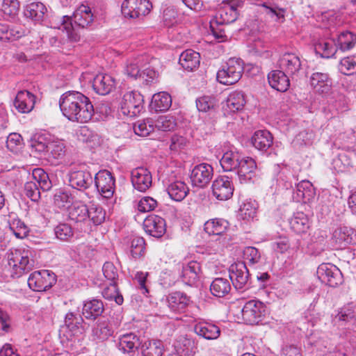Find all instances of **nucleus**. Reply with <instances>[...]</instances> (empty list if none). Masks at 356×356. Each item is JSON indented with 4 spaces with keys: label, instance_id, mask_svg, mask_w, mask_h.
Listing matches in <instances>:
<instances>
[{
    "label": "nucleus",
    "instance_id": "obj_54",
    "mask_svg": "<svg viewBox=\"0 0 356 356\" xmlns=\"http://www.w3.org/2000/svg\"><path fill=\"white\" fill-rule=\"evenodd\" d=\"M243 259L248 262L250 265L259 264L261 259V252L252 246L245 247L243 251Z\"/></svg>",
    "mask_w": 356,
    "mask_h": 356
},
{
    "label": "nucleus",
    "instance_id": "obj_48",
    "mask_svg": "<svg viewBox=\"0 0 356 356\" xmlns=\"http://www.w3.org/2000/svg\"><path fill=\"white\" fill-rule=\"evenodd\" d=\"M88 211V219H90L94 225H99L104 222L106 219V211L99 205L92 204Z\"/></svg>",
    "mask_w": 356,
    "mask_h": 356
},
{
    "label": "nucleus",
    "instance_id": "obj_60",
    "mask_svg": "<svg viewBox=\"0 0 356 356\" xmlns=\"http://www.w3.org/2000/svg\"><path fill=\"white\" fill-rule=\"evenodd\" d=\"M177 11L172 6H166L162 13V19L165 26H170L177 21Z\"/></svg>",
    "mask_w": 356,
    "mask_h": 356
},
{
    "label": "nucleus",
    "instance_id": "obj_42",
    "mask_svg": "<svg viewBox=\"0 0 356 356\" xmlns=\"http://www.w3.org/2000/svg\"><path fill=\"white\" fill-rule=\"evenodd\" d=\"M230 290V282L225 278H216L210 286V291L211 293L216 297H223L228 294Z\"/></svg>",
    "mask_w": 356,
    "mask_h": 356
},
{
    "label": "nucleus",
    "instance_id": "obj_44",
    "mask_svg": "<svg viewBox=\"0 0 356 356\" xmlns=\"http://www.w3.org/2000/svg\"><path fill=\"white\" fill-rule=\"evenodd\" d=\"M289 223L291 228L298 234L305 232L309 227V220L303 213H297Z\"/></svg>",
    "mask_w": 356,
    "mask_h": 356
},
{
    "label": "nucleus",
    "instance_id": "obj_19",
    "mask_svg": "<svg viewBox=\"0 0 356 356\" xmlns=\"http://www.w3.org/2000/svg\"><path fill=\"white\" fill-rule=\"evenodd\" d=\"M70 184L79 191L88 188L93 183L92 174L87 170L72 171L70 174Z\"/></svg>",
    "mask_w": 356,
    "mask_h": 356
},
{
    "label": "nucleus",
    "instance_id": "obj_3",
    "mask_svg": "<svg viewBox=\"0 0 356 356\" xmlns=\"http://www.w3.org/2000/svg\"><path fill=\"white\" fill-rule=\"evenodd\" d=\"M93 20L94 16L91 8L88 6L81 5L74 13L72 17L63 16L59 19L60 25L54 27L65 31L68 38L72 41H77L79 40V35L76 31V28L87 27Z\"/></svg>",
    "mask_w": 356,
    "mask_h": 356
},
{
    "label": "nucleus",
    "instance_id": "obj_34",
    "mask_svg": "<svg viewBox=\"0 0 356 356\" xmlns=\"http://www.w3.org/2000/svg\"><path fill=\"white\" fill-rule=\"evenodd\" d=\"M168 307L175 312H181L189 303V298L181 292H175L170 294L165 301Z\"/></svg>",
    "mask_w": 356,
    "mask_h": 356
},
{
    "label": "nucleus",
    "instance_id": "obj_9",
    "mask_svg": "<svg viewBox=\"0 0 356 356\" xmlns=\"http://www.w3.org/2000/svg\"><path fill=\"white\" fill-rule=\"evenodd\" d=\"M121 8L125 17L134 19L148 14L152 4L149 0H124Z\"/></svg>",
    "mask_w": 356,
    "mask_h": 356
},
{
    "label": "nucleus",
    "instance_id": "obj_2",
    "mask_svg": "<svg viewBox=\"0 0 356 356\" xmlns=\"http://www.w3.org/2000/svg\"><path fill=\"white\" fill-rule=\"evenodd\" d=\"M7 267L12 277H20L38 264L35 251L29 247L10 249L6 254Z\"/></svg>",
    "mask_w": 356,
    "mask_h": 356
},
{
    "label": "nucleus",
    "instance_id": "obj_15",
    "mask_svg": "<svg viewBox=\"0 0 356 356\" xmlns=\"http://www.w3.org/2000/svg\"><path fill=\"white\" fill-rule=\"evenodd\" d=\"M163 184L166 186V191L170 198L175 201H181L187 195L189 189L186 184L181 181L174 180V177L163 179Z\"/></svg>",
    "mask_w": 356,
    "mask_h": 356
},
{
    "label": "nucleus",
    "instance_id": "obj_59",
    "mask_svg": "<svg viewBox=\"0 0 356 356\" xmlns=\"http://www.w3.org/2000/svg\"><path fill=\"white\" fill-rule=\"evenodd\" d=\"M24 193L32 201L36 202L40 197V191L37 183L33 181H27L24 185Z\"/></svg>",
    "mask_w": 356,
    "mask_h": 356
},
{
    "label": "nucleus",
    "instance_id": "obj_53",
    "mask_svg": "<svg viewBox=\"0 0 356 356\" xmlns=\"http://www.w3.org/2000/svg\"><path fill=\"white\" fill-rule=\"evenodd\" d=\"M49 152L55 159H63L66 153V146L62 140L50 141L49 145Z\"/></svg>",
    "mask_w": 356,
    "mask_h": 356
},
{
    "label": "nucleus",
    "instance_id": "obj_5",
    "mask_svg": "<svg viewBox=\"0 0 356 356\" xmlns=\"http://www.w3.org/2000/svg\"><path fill=\"white\" fill-rule=\"evenodd\" d=\"M242 319L246 324L257 325L261 322L266 314V306L256 299L247 301L242 309Z\"/></svg>",
    "mask_w": 356,
    "mask_h": 356
},
{
    "label": "nucleus",
    "instance_id": "obj_4",
    "mask_svg": "<svg viewBox=\"0 0 356 356\" xmlns=\"http://www.w3.org/2000/svg\"><path fill=\"white\" fill-rule=\"evenodd\" d=\"M243 72V63L240 58H230L226 65L217 72V80L224 85H232L238 82Z\"/></svg>",
    "mask_w": 356,
    "mask_h": 356
},
{
    "label": "nucleus",
    "instance_id": "obj_20",
    "mask_svg": "<svg viewBox=\"0 0 356 356\" xmlns=\"http://www.w3.org/2000/svg\"><path fill=\"white\" fill-rule=\"evenodd\" d=\"M257 170V164L251 157H242L237 167V175L240 181L247 182L254 176Z\"/></svg>",
    "mask_w": 356,
    "mask_h": 356
},
{
    "label": "nucleus",
    "instance_id": "obj_22",
    "mask_svg": "<svg viewBox=\"0 0 356 356\" xmlns=\"http://www.w3.org/2000/svg\"><path fill=\"white\" fill-rule=\"evenodd\" d=\"M193 330L196 334L207 340L216 339L220 334V329L218 326L205 321L196 323Z\"/></svg>",
    "mask_w": 356,
    "mask_h": 356
},
{
    "label": "nucleus",
    "instance_id": "obj_50",
    "mask_svg": "<svg viewBox=\"0 0 356 356\" xmlns=\"http://www.w3.org/2000/svg\"><path fill=\"white\" fill-rule=\"evenodd\" d=\"M155 125L152 120L147 119L143 122H138L134 125L136 134L145 137L154 131Z\"/></svg>",
    "mask_w": 356,
    "mask_h": 356
},
{
    "label": "nucleus",
    "instance_id": "obj_63",
    "mask_svg": "<svg viewBox=\"0 0 356 356\" xmlns=\"http://www.w3.org/2000/svg\"><path fill=\"white\" fill-rule=\"evenodd\" d=\"M215 105L214 98L209 96H203L196 100V106L199 111L207 112L213 108Z\"/></svg>",
    "mask_w": 356,
    "mask_h": 356
},
{
    "label": "nucleus",
    "instance_id": "obj_27",
    "mask_svg": "<svg viewBox=\"0 0 356 356\" xmlns=\"http://www.w3.org/2000/svg\"><path fill=\"white\" fill-rule=\"evenodd\" d=\"M310 83L316 92L319 94H328L331 90L332 82L327 74L313 73L310 79Z\"/></svg>",
    "mask_w": 356,
    "mask_h": 356
},
{
    "label": "nucleus",
    "instance_id": "obj_1",
    "mask_svg": "<svg viewBox=\"0 0 356 356\" xmlns=\"http://www.w3.org/2000/svg\"><path fill=\"white\" fill-rule=\"evenodd\" d=\"M63 115L72 122L86 123L94 115L93 105L89 98L77 91H67L59 99Z\"/></svg>",
    "mask_w": 356,
    "mask_h": 356
},
{
    "label": "nucleus",
    "instance_id": "obj_24",
    "mask_svg": "<svg viewBox=\"0 0 356 356\" xmlns=\"http://www.w3.org/2000/svg\"><path fill=\"white\" fill-rule=\"evenodd\" d=\"M115 81L111 76L106 74H99L93 79L92 88L97 93L105 95L112 90Z\"/></svg>",
    "mask_w": 356,
    "mask_h": 356
},
{
    "label": "nucleus",
    "instance_id": "obj_39",
    "mask_svg": "<svg viewBox=\"0 0 356 356\" xmlns=\"http://www.w3.org/2000/svg\"><path fill=\"white\" fill-rule=\"evenodd\" d=\"M88 208L86 204L76 202L69 209V218L75 222H82L88 219Z\"/></svg>",
    "mask_w": 356,
    "mask_h": 356
},
{
    "label": "nucleus",
    "instance_id": "obj_43",
    "mask_svg": "<svg viewBox=\"0 0 356 356\" xmlns=\"http://www.w3.org/2000/svg\"><path fill=\"white\" fill-rule=\"evenodd\" d=\"M74 196L66 190L59 189L54 195L55 206L62 209H70L74 202Z\"/></svg>",
    "mask_w": 356,
    "mask_h": 356
},
{
    "label": "nucleus",
    "instance_id": "obj_52",
    "mask_svg": "<svg viewBox=\"0 0 356 356\" xmlns=\"http://www.w3.org/2000/svg\"><path fill=\"white\" fill-rule=\"evenodd\" d=\"M102 295L107 300H114L119 305L123 303L124 299L119 293L117 283H111L109 286L103 290Z\"/></svg>",
    "mask_w": 356,
    "mask_h": 356
},
{
    "label": "nucleus",
    "instance_id": "obj_45",
    "mask_svg": "<svg viewBox=\"0 0 356 356\" xmlns=\"http://www.w3.org/2000/svg\"><path fill=\"white\" fill-rule=\"evenodd\" d=\"M33 181H35L38 186L44 191L50 190L52 187L51 181L48 174L42 168H35L32 173Z\"/></svg>",
    "mask_w": 356,
    "mask_h": 356
},
{
    "label": "nucleus",
    "instance_id": "obj_25",
    "mask_svg": "<svg viewBox=\"0 0 356 356\" xmlns=\"http://www.w3.org/2000/svg\"><path fill=\"white\" fill-rule=\"evenodd\" d=\"M83 321L82 316L78 312H69L65 315L63 328L70 332L69 337L76 336L82 332Z\"/></svg>",
    "mask_w": 356,
    "mask_h": 356
},
{
    "label": "nucleus",
    "instance_id": "obj_37",
    "mask_svg": "<svg viewBox=\"0 0 356 356\" xmlns=\"http://www.w3.org/2000/svg\"><path fill=\"white\" fill-rule=\"evenodd\" d=\"M174 346L177 353L181 355L189 356L195 353V341L186 336H180Z\"/></svg>",
    "mask_w": 356,
    "mask_h": 356
},
{
    "label": "nucleus",
    "instance_id": "obj_16",
    "mask_svg": "<svg viewBox=\"0 0 356 356\" xmlns=\"http://www.w3.org/2000/svg\"><path fill=\"white\" fill-rule=\"evenodd\" d=\"M279 67L288 75H295L301 68L300 59L295 54L285 53L279 59Z\"/></svg>",
    "mask_w": 356,
    "mask_h": 356
},
{
    "label": "nucleus",
    "instance_id": "obj_6",
    "mask_svg": "<svg viewBox=\"0 0 356 356\" xmlns=\"http://www.w3.org/2000/svg\"><path fill=\"white\" fill-rule=\"evenodd\" d=\"M143 97L138 92H128L123 96L120 104V112L129 118L137 116L142 111Z\"/></svg>",
    "mask_w": 356,
    "mask_h": 356
},
{
    "label": "nucleus",
    "instance_id": "obj_21",
    "mask_svg": "<svg viewBox=\"0 0 356 356\" xmlns=\"http://www.w3.org/2000/svg\"><path fill=\"white\" fill-rule=\"evenodd\" d=\"M140 345L139 337L134 332L122 334L118 338V347L123 353H134Z\"/></svg>",
    "mask_w": 356,
    "mask_h": 356
},
{
    "label": "nucleus",
    "instance_id": "obj_14",
    "mask_svg": "<svg viewBox=\"0 0 356 356\" xmlns=\"http://www.w3.org/2000/svg\"><path fill=\"white\" fill-rule=\"evenodd\" d=\"M238 6V0H231L227 6L218 10L215 17L211 19L213 23L224 25L234 22L237 19V7Z\"/></svg>",
    "mask_w": 356,
    "mask_h": 356
},
{
    "label": "nucleus",
    "instance_id": "obj_41",
    "mask_svg": "<svg viewBox=\"0 0 356 356\" xmlns=\"http://www.w3.org/2000/svg\"><path fill=\"white\" fill-rule=\"evenodd\" d=\"M229 222L222 218L208 220L204 225V230L209 235H220L228 228Z\"/></svg>",
    "mask_w": 356,
    "mask_h": 356
},
{
    "label": "nucleus",
    "instance_id": "obj_62",
    "mask_svg": "<svg viewBox=\"0 0 356 356\" xmlns=\"http://www.w3.org/2000/svg\"><path fill=\"white\" fill-rule=\"evenodd\" d=\"M171 105L172 98L170 94L165 92H157V111H167Z\"/></svg>",
    "mask_w": 356,
    "mask_h": 356
},
{
    "label": "nucleus",
    "instance_id": "obj_13",
    "mask_svg": "<svg viewBox=\"0 0 356 356\" xmlns=\"http://www.w3.org/2000/svg\"><path fill=\"white\" fill-rule=\"evenodd\" d=\"M229 273V278L236 289H242L248 286L250 274L244 262L239 261L232 264Z\"/></svg>",
    "mask_w": 356,
    "mask_h": 356
},
{
    "label": "nucleus",
    "instance_id": "obj_40",
    "mask_svg": "<svg viewBox=\"0 0 356 356\" xmlns=\"http://www.w3.org/2000/svg\"><path fill=\"white\" fill-rule=\"evenodd\" d=\"M334 42L341 51L351 49L356 44V35L350 31L341 32Z\"/></svg>",
    "mask_w": 356,
    "mask_h": 356
},
{
    "label": "nucleus",
    "instance_id": "obj_38",
    "mask_svg": "<svg viewBox=\"0 0 356 356\" xmlns=\"http://www.w3.org/2000/svg\"><path fill=\"white\" fill-rule=\"evenodd\" d=\"M242 156L236 151L226 152L220 162L224 171H232L237 168Z\"/></svg>",
    "mask_w": 356,
    "mask_h": 356
},
{
    "label": "nucleus",
    "instance_id": "obj_8",
    "mask_svg": "<svg viewBox=\"0 0 356 356\" xmlns=\"http://www.w3.org/2000/svg\"><path fill=\"white\" fill-rule=\"evenodd\" d=\"M316 275L322 283L336 287L343 282L341 270L331 264H321L317 268Z\"/></svg>",
    "mask_w": 356,
    "mask_h": 356
},
{
    "label": "nucleus",
    "instance_id": "obj_55",
    "mask_svg": "<svg viewBox=\"0 0 356 356\" xmlns=\"http://www.w3.org/2000/svg\"><path fill=\"white\" fill-rule=\"evenodd\" d=\"M54 232L57 238L64 241H68L74 235L72 227L67 223H60L58 225L54 228Z\"/></svg>",
    "mask_w": 356,
    "mask_h": 356
},
{
    "label": "nucleus",
    "instance_id": "obj_11",
    "mask_svg": "<svg viewBox=\"0 0 356 356\" xmlns=\"http://www.w3.org/2000/svg\"><path fill=\"white\" fill-rule=\"evenodd\" d=\"M213 175V170L211 165L201 163L193 168L190 179L193 186L204 188L209 184Z\"/></svg>",
    "mask_w": 356,
    "mask_h": 356
},
{
    "label": "nucleus",
    "instance_id": "obj_17",
    "mask_svg": "<svg viewBox=\"0 0 356 356\" xmlns=\"http://www.w3.org/2000/svg\"><path fill=\"white\" fill-rule=\"evenodd\" d=\"M35 97L28 90H20L14 100L15 108L22 113H29L34 108Z\"/></svg>",
    "mask_w": 356,
    "mask_h": 356
},
{
    "label": "nucleus",
    "instance_id": "obj_7",
    "mask_svg": "<svg viewBox=\"0 0 356 356\" xmlns=\"http://www.w3.org/2000/svg\"><path fill=\"white\" fill-rule=\"evenodd\" d=\"M56 282V276L49 270H42L32 273L28 279V285L35 291H44Z\"/></svg>",
    "mask_w": 356,
    "mask_h": 356
},
{
    "label": "nucleus",
    "instance_id": "obj_64",
    "mask_svg": "<svg viewBox=\"0 0 356 356\" xmlns=\"http://www.w3.org/2000/svg\"><path fill=\"white\" fill-rule=\"evenodd\" d=\"M263 6L266 10V14L270 15L271 17H276V21L283 22L284 21V15L286 10L284 8H279L276 6H268L264 4Z\"/></svg>",
    "mask_w": 356,
    "mask_h": 356
},
{
    "label": "nucleus",
    "instance_id": "obj_57",
    "mask_svg": "<svg viewBox=\"0 0 356 356\" xmlns=\"http://www.w3.org/2000/svg\"><path fill=\"white\" fill-rule=\"evenodd\" d=\"M175 126V120L172 116L160 115L157 117V129L163 131H171Z\"/></svg>",
    "mask_w": 356,
    "mask_h": 356
},
{
    "label": "nucleus",
    "instance_id": "obj_18",
    "mask_svg": "<svg viewBox=\"0 0 356 356\" xmlns=\"http://www.w3.org/2000/svg\"><path fill=\"white\" fill-rule=\"evenodd\" d=\"M131 182L138 191H145L152 184L151 173L146 168H136L131 171Z\"/></svg>",
    "mask_w": 356,
    "mask_h": 356
},
{
    "label": "nucleus",
    "instance_id": "obj_51",
    "mask_svg": "<svg viewBox=\"0 0 356 356\" xmlns=\"http://www.w3.org/2000/svg\"><path fill=\"white\" fill-rule=\"evenodd\" d=\"M339 70L345 75H351L356 72V56L342 58L339 65Z\"/></svg>",
    "mask_w": 356,
    "mask_h": 356
},
{
    "label": "nucleus",
    "instance_id": "obj_30",
    "mask_svg": "<svg viewBox=\"0 0 356 356\" xmlns=\"http://www.w3.org/2000/svg\"><path fill=\"white\" fill-rule=\"evenodd\" d=\"M245 103L244 94L240 91H234L227 97L223 108L227 113H232L242 110Z\"/></svg>",
    "mask_w": 356,
    "mask_h": 356
},
{
    "label": "nucleus",
    "instance_id": "obj_36",
    "mask_svg": "<svg viewBox=\"0 0 356 356\" xmlns=\"http://www.w3.org/2000/svg\"><path fill=\"white\" fill-rule=\"evenodd\" d=\"M315 195L312 184L307 180H302L296 185V198L298 202H308Z\"/></svg>",
    "mask_w": 356,
    "mask_h": 356
},
{
    "label": "nucleus",
    "instance_id": "obj_26",
    "mask_svg": "<svg viewBox=\"0 0 356 356\" xmlns=\"http://www.w3.org/2000/svg\"><path fill=\"white\" fill-rule=\"evenodd\" d=\"M47 9L44 3L40 1L28 3L24 8V14L26 18L40 23L43 21Z\"/></svg>",
    "mask_w": 356,
    "mask_h": 356
},
{
    "label": "nucleus",
    "instance_id": "obj_56",
    "mask_svg": "<svg viewBox=\"0 0 356 356\" xmlns=\"http://www.w3.org/2000/svg\"><path fill=\"white\" fill-rule=\"evenodd\" d=\"M10 229L18 238H24L29 234V229L25 223L20 220H14L10 225Z\"/></svg>",
    "mask_w": 356,
    "mask_h": 356
},
{
    "label": "nucleus",
    "instance_id": "obj_29",
    "mask_svg": "<svg viewBox=\"0 0 356 356\" xmlns=\"http://www.w3.org/2000/svg\"><path fill=\"white\" fill-rule=\"evenodd\" d=\"M270 86L280 92H285L290 86L287 74L282 70H273L268 76Z\"/></svg>",
    "mask_w": 356,
    "mask_h": 356
},
{
    "label": "nucleus",
    "instance_id": "obj_12",
    "mask_svg": "<svg viewBox=\"0 0 356 356\" xmlns=\"http://www.w3.org/2000/svg\"><path fill=\"white\" fill-rule=\"evenodd\" d=\"M211 188L213 195L220 201L227 200L233 195L234 185L227 176L217 177L213 181Z\"/></svg>",
    "mask_w": 356,
    "mask_h": 356
},
{
    "label": "nucleus",
    "instance_id": "obj_23",
    "mask_svg": "<svg viewBox=\"0 0 356 356\" xmlns=\"http://www.w3.org/2000/svg\"><path fill=\"white\" fill-rule=\"evenodd\" d=\"M113 330L109 321H99L92 330V340L95 343H102L112 336Z\"/></svg>",
    "mask_w": 356,
    "mask_h": 356
},
{
    "label": "nucleus",
    "instance_id": "obj_47",
    "mask_svg": "<svg viewBox=\"0 0 356 356\" xmlns=\"http://www.w3.org/2000/svg\"><path fill=\"white\" fill-rule=\"evenodd\" d=\"M20 3L18 0H2L0 2V10L4 15L15 17L19 13Z\"/></svg>",
    "mask_w": 356,
    "mask_h": 356
},
{
    "label": "nucleus",
    "instance_id": "obj_10",
    "mask_svg": "<svg viewBox=\"0 0 356 356\" xmlns=\"http://www.w3.org/2000/svg\"><path fill=\"white\" fill-rule=\"evenodd\" d=\"M95 186L102 197L110 199L115 191V178L108 170H100L93 179Z\"/></svg>",
    "mask_w": 356,
    "mask_h": 356
},
{
    "label": "nucleus",
    "instance_id": "obj_58",
    "mask_svg": "<svg viewBox=\"0 0 356 356\" xmlns=\"http://www.w3.org/2000/svg\"><path fill=\"white\" fill-rule=\"evenodd\" d=\"M102 271L106 280L111 281V283H117L118 270L112 262H105L102 268Z\"/></svg>",
    "mask_w": 356,
    "mask_h": 356
},
{
    "label": "nucleus",
    "instance_id": "obj_46",
    "mask_svg": "<svg viewBox=\"0 0 356 356\" xmlns=\"http://www.w3.org/2000/svg\"><path fill=\"white\" fill-rule=\"evenodd\" d=\"M257 203L252 199L245 200L240 207L239 215L243 220H250L253 218L257 213Z\"/></svg>",
    "mask_w": 356,
    "mask_h": 356
},
{
    "label": "nucleus",
    "instance_id": "obj_49",
    "mask_svg": "<svg viewBox=\"0 0 356 356\" xmlns=\"http://www.w3.org/2000/svg\"><path fill=\"white\" fill-rule=\"evenodd\" d=\"M314 49L316 53L320 54L323 58H330L336 52V48L332 42L324 40L318 42L315 44Z\"/></svg>",
    "mask_w": 356,
    "mask_h": 356
},
{
    "label": "nucleus",
    "instance_id": "obj_35",
    "mask_svg": "<svg viewBox=\"0 0 356 356\" xmlns=\"http://www.w3.org/2000/svg\"><path fill=\"white\" fill-rule=\"evenodd\" d=\"M104 309L103 302L93 299L84 303L82 314L86 318L94 320L102 314Z\"/></svg>",
    "mask_w": 356,
    "mask_h": 356
},
{
    "label": "nucleus",
    "instance_id": "obj_31",
    "mask_svg": "<svg viewBox=\"0 0 356 356\" xmlns=\"http://www.w3.org/2000/svg\"><path fill=\"white\" fill-rule=\"evenodd\" d=\"M201 272L200 264L195 261H191L182 268L181 277L183 282L189 285L194 284L199 278Z\"/></svg>",
    "mask_w": 356,
    "mask_h": 356
},
{
    "label": "nucleus",
    "instance_id": "obj_33",
    "mask_svg": "<svg viewBox=\"0 0 356 356\" xmlns=\"http://www.w3.org/2000/svg\"><path fill=\"white\" fill-rule=\"evenodd\" d=\"M333 238L335 243L340 246H346L354 243L356 239V235L353 229L348 227H341L333 232Z\"/></svg>",
    "mask_w": 356,
    "mask_h": 356
},
{
    "label": "nucleus",
    "instance_id": "obj_32",
    "mask_svg": "<svg viewBox=\"0 0 356 356\" xmlns=\"http://www.w3.org/2000/svg\"><path fill=\"white\" fill-rule=\"evenodd\" d=\"M200 54L192 50L187 49L182 52L179 56V64L188 71H193L197 69L200 63Z\"/></svg>",
    "mask_w": 356,
    "mask_h": 356
},
{
    "label": "nucleus",
    "instance_id": "obj_28",
    "mask_svg": "<svg viewBox=\"0 0 356 356\" xmlns=\"http://www.w3.org/2000/svg\"><path fill=\"white\" fill-rule=\"evenodd\" d=\"M273 137L267 130H258L251 138L252 145L259 151L266 152L273 145Z\"/></svg>",
    "mask_w": 356,
    "mask_h": 356
},
{
    "label": "nucleus",
    "instance_id": "obj_61",
    "mask_svg": "<svg viewBox=\"0 0 356 356\" xmlns=\"http://www.w3.org/2000/svg\"><path fill=\"white\" fill-rule=\"evenodd\" d=\"M145 240L142 237L134 238L131 243V254L134 258H138L144 254Z\"/></svg>",
    "mask_w": 356,
    "mask_h": 356
}]
</instances>
